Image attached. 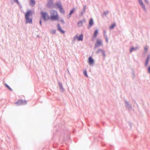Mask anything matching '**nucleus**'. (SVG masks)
<instances>
[{
    "label": "nucleus",
    "instance_id": "obj_1",
    "mask_svg": "<svg viewBox=\"0 0 150 150\" xmlns=\"http://www.w3.org/2000/svg\"><path fill=\"white\" fill-rule=\"evenodd\" d=\"M50 18L53 21H56L58 19L59 17L57 12L54 10H52L50 11Z\"/></svg>",
    "mask_w": 150,
    "mask_h": 150
},
{
    "label": "nucleus",
    "instance_id": "obj_2",
    "mask_svg": "<svg viewBox=\"0 0 150 150\" xmlns=\"http://www.w3.org/2000/svg\"><path fill=\"white\" fill-rule=\"evenodd\" d=\"M41 13L42 18L45 20H47L49 19V17L46 13L42 12Z\"/></svg>",
    "mask_w": 150,
    "mask_h": 150
},
{
    "label": "nucleus",
    "instance_id": "obj_3",
    "mask_svg": "<svg viewBox=\"0 0 150 150\" xmlns=\"http://www.w3.org/2000/svg\"><path fill=\"white\" fill-rule=\"evenodd\" d=\"M26 103V102L25 100H19L15 103V104L17 106H20L23 105H24Z\"/></svg>",
    "mask_w": 150,
    "mask_h": 150
},
{
    "label": "nucleus",
    "instance_id": "obj_4",
    "mask_svg": "<svg viewBox=\"0 0 150 150\" xmlns=\"http://www.w3.org/2000/svg\"><path fill=\"white\" fill-rule=\"evenodd\" d=\"M102 43L101 40L99 39H97L96 41V43L95 44V47H97L98 46L102 45Z\"/></svg>",
    "mask_w": 150,
    "mask_h": 150
},
{
    "label": "nucleus",
    "instance_id": "obj_5",
    "mask_svg": "<svg viewBox=\"0 0 150 150\" xmlns=\"http://www.w3.org/2000/svg\"><path fill=\"white\" fill-rule=\"evenodd\" d=\"M75 37L77 39V40L78 41H82L83 40V35L82 34L80 35L79 37H78L77 35H76L75 36Z\"/></svg>",
    "mask_w": 150,
    "mask_h": 150
},
{
    "label": "nucleus",
    "instance_id": "obj_6",
    "mask_svg": "<svg viewBox=\"0 0 150 150\" xmlns=\"http://www.w3.org/2000/svg\"><path fill=\"white\" fill-rule=\"evenodd\" d=\"M88 62L90 64H92L94 63V60L91 57H89Z\"/></svg>",
    "mask_w": 150,
    "mask_h": 150
},
{
    "label": "nucleus",
    "instance_id": "obj_7",
    "mask_svg": "<svg viewBox=\"0 0 150 150\" xmlns=\"http://www.w3.org/2000/svg\"><path fill=\"white\" fill-rule=\"evenodd\" d=\"M25 19L26 20V21L27 23H32V19L31 18H30L28 17H25Z\"/></svg>",
    "mask_w": 150,
    "mask_h": 150
},
{
    "label": "nucleus",
    "instance_id": "obj_8",
    "mask_svg": "<svg viewBox=\"0 0 150 150\" xmlns=\"http://www.w3.org/2000/svg\"><path fill=\"white\" fill-rule=\"evenodd\" d=\"M32 15V12L30 11H28L25 13V17H29L30 16Z\"/></svg>",
    "mask_w": 150,
    "mask_h": 150
},
{
    "label": "nucleus",
    "instance_id": "obj_9",
    "mask_svg": "<svg viewBox=\"0 0 150 150\" xmlns=\"http://www.w3.org/2000/svg\"><path fill=\"white\" fill-rule=\"evenodd\" d=\"M58 28L59 30L62 33H65L64 31L62 30L61 28L60 25L59 24L57 25Z\"/></svg>",
    "mask_w": 150,
    "mask_h": 150
},
{
    "label": "nucleus",
    "instance_id": "obj_10",
    "mask_svg": "<svg viewBox=\"0 0 150 150\" xmlns=\"http://www.w3.org/2000/svg\"><path fill=\"white\" fill-rule=\"evenodd\" d=\"M75 10V8H73L72 10L70 12L68 16V17L69 18H70L71 17L72 14L74 13Z\"/></svg>",
    "mask_w": 150,
    "mask_h": 150
},
{
    "label": "nucleus",
    "instance_id": "obj_11",
    "mask_svg": "<svg viewBox=\"0 0 150 150\" xmlns=\"http://www.w3.org/2000/svg\"><path fill=\"white\" fill-rule=\"evenodd\" d=\"M84 21V20H83V21H79L77 24L78 26L79 27H81L83 25V23Z\"/></svg>",
    "mask_w": 150,
    "mask_h": 150
},
{
    "label": "nucleus",
    "instance_id": "obj_12",
    "mask_svg": "<svg viewBox=\"0 0 150 150\" xmlns=\"http://www.w3.org/2000/svg\"><path fill=\"white\" fill-rule=\"evenodd\" d=\"M139 2L140 4L141 5V6L142 7V8H144V10H145L146 9L145 6L143 4V2H142V1L141 0H139Z\"/></svg>",
    "mask_w": 150,
    "mask_h": 150
},
{
    "label": "nucleus",
    "instance_id": "obj_13",
    "mask_svg": "<svg viewBox=\"0 0 150 150\" xmlns=\"http://www.w3.org/2000/svg\"><path fill=\"white\" fill-rule=\"evenodd\" d=\"M149 58H150V56L149 55L148 56V57L146 58V62L145 63V65L146 66L148 64L149 61Z\"/></svg>",
    "mask_w": 150,
    "mask_h": 150
},
{
    "label": "nucleus",
    "instance_id": "obj_14",
    "mask_svg": "<svg viewBox=\"0 0 150 150\" xmlns=\"http://www.w3.org/2000/svg\"><path fill=\"white\" fill-rule=\"evenodd\" d=\"M58 7L59 8V10L62 13H64V11L63 8H62V6L61 5H59V6Z\"/></svg>",
    "mask_w": 150,
    "mask_h": 150
},
{
    "label": "nucleus",
    "instance_id": "obj_15",
    "mask_svg": "<svg viewBox=\"0 0 150 150\" xmlns=\"http://www.w3.org/2000/svg\"><path fill=\"white\" fill-rule=\"evenodd\" d=\"M35 4V2L34 0H30V4L33 6Z\"/></svg>",
    "mask_w": 150,
    "mask_h": 150
},
{
    "label": "nucleus",
    "instance_id": "obj_16",
    "mask_svg": "<svg viewBox=\"0 0 150 150\" xmlns=\"http://www.w3.org/2000/svg\"><path fill=\"white\" fill-rule=\"evenodd\" d=\"M93 24V19L92 18H91L90 19V21L89 23V26L91 27V26Z\"/></svg>",
    "mask_w": 150,
    "mask_h": 150
},
{
    "label": "nucleus",
    "instance_id": "obj_17",
    "mask_svg": "<svg viewBox=\"0 0 150 150\" xmlns=\"http://www.w3.org/2000/svg\"><path fill=\"white\" fill-rule=\"evenodd\" d=\"M98 30H96L94 32V36L95 37H96L97 35V34L98 33Z\"/></svg>",
    "mask_w": 150,
    "mask_h": 150
},
{
    "label": "nucleus",
    "instance_id": "obj_18",
    "mask_svg": "<svg viewBox=\"0 0 150 150\" xmlns=\"http://www.w3.org/2000/svg\"><path fill=\"white\" fill-rule=\"evenodd\" d=\"M115 26V23H113L110 26V29H113Z\"/></svg>",
    "mask_w": 150,
    "mask_h": 150
},
{
    "label": "nucleus",
    "instance_id": "obj_19",
    "mask_svg": "<svg viewBox=\"0 0 150 150\" xmlns=\"http://www.w3.org/2000/svg\"><path fill=\"white\" fill-rule=\"evenodd\" d=\"M102 50H102L101 49H99L96 52V53H99L100 52H101L102 51Z\"/></svg>",
    "mask_w": 150,
    "mask_h": 150
},
{
    "label": "nucleus",
    "instance_id": "obj_20",
    "mask_svg": "<svg viewBox=\"0 0 150 150\" xmlns=\"http://www.w3.org/2000/svg\"><path fill=\"white\" fill-rule=\"evenodd\" d=\"M83 74L84 75L87 77H88V76L87 74V72L86 70H85L83 72Z\"/></svg>",
    "mask_w": 150,
    "mask_h": 150
},
{
    "label": "nucleus",
    "instance_id": "obj_21",
    "mask_svg": "<svg viewBox=\"0 0 150 150\" xmlns=\"http://www.w3.org/2000/svg\"><path fill=\"white\" fill-rule=\"evenodd\" d=\"M6 86L8 88V89L10 90L11 91L12 90V89L7 84H5Z\"/></svg>",
    "mask_w": 150,
    "mask_h": 150
},
{
    "label": "nucleus",
    "instance_id": "obj_22",
    "mask_svg": "<svg viewBox=\"0 0 150 150\" xmlns=\"http://www.w3.org/2000/svg\"><path fill=\"white\" fill-rule=\"evenodd\" d=\"M101 52L103 56H104V57H105V54L104 51L103 50Z\"/></svg>",
    "mask_w": 150,
    "mask_h": 150
},
{
    "label": "nucleus",
    "instance_id": "obj_23",
    "mask_svg": "<svg viewBox=\"0 0 150 150\" xmlns=\"http://www.w3.org/2000/svg\"><path fill=\"white\" fill-rule=\"evenodd\" d=\"M145 52L146 53L147 50V46H146L144 47Z\"/></svg>",
    "mask_w": 150,
    "mask_h": 150
},
{
    "label": "nucleus",
    "instance_id": "obj_24",
    "mask_svg": "<svg viewBox=\"0 0 150 150\" xmlns=\"http://www.w3.org/2000/svg\"><path fill=\"white\" fill-rule=\"evenodd\" d=\"M52 34H55L56 33V31L55 30H53L52 31Z\"/></svg>",
    "mask_w": 150,
    "mask_h": 150
},
{
    "label": "nucleus",
    "instance_id": "obj_25",
    "mask_svg": "<svg viewBox=\"0 0 150 150\" xmlns=\"http://www.w3.org/2000/svg\"><path fill=\"white\" fill-rule=\"evenodd\" d=\"M148 72L149 73H150V66L148 68Z\"/></svg>",
    "mask_w": 150,
    "mask_h": 150
},
{
    "label": "nucleus",
    "instance_id": "obj_26",
    "mask_svg": "<svg viewBox=\"0 0 150 150\" xmlns=\"http://www.w3.org/2000/svg\"><path fill=\"white\" fill-rule=\"evenodd\" d=\"M134 50V48H131L130 50V52H131L133 50Z\"/></svg>",
    "mask_w": 150,
    "mask_h": 150
},
{
    "label": "nucleus",
    "instance_id": "obj_27",
    "mask_svg": "<svg viewBox=\"0 0 150 150\" xmlns=\"http://www.w3.org/2000/svg\"><path fill=\"white\" fill-rule=\"evenodd\" d=\"M40 25H42V21L41 20H40Z\"/></svg>",
    "mask_w": 150,
    "mask_h": 150
},
{
    "label": "nucleus",
    "instance_id": "obj_28",
    "mask_svg": "<svg viewBox=\"0 0 150 150\" xmlns=\"http://www.w3.org/2000/svg\"><path fill=\"white\" fill-rule=\"evenodd\" d=\"M144 0L145 1V3H146V4H148V1H147L146 0Z\"/></svg>",
    "mask_w": 150,
    "mask_h": 150
},
{
    "label": "nucleus",
    "instance_id": "obj_29",
    "mask_svg": "<svg viewBox=\"0 0 150 150\" xmlns=\"http://www.w3.org/2000/svg\"><path fill=\"white\" fill-rule=\"evenodd\" d=\"M49 1L51 2L52 1V0H48Z\"/></svg>",
    "mask_w": 150,
    "mask_h": 150
},
{
    "label": "nucleus",
    "instance_id": "obj_30",
    "mask_svg": "<svg viewBox=\"0 0 150 150\" xmlns=\"http://www.w3.org/2000/svg\"><path fill=\"white\" fill-rule=\"evenodd\" d=\"M106 41L107 42H108V39L107 38H106Z\"/></svg>",
    "mask_w": 150,
    "mask_h": 150
},
{
    "label": "nucleus",
    "instance_id": "obj_31",
    "mask_svg": "<svg viewBox=\"0 0 150 150\" xmlns=\"http://www.w3.org/2000/svg\"><path fill=\"white\" fill-rule=\"evenodd\" d=\"M62 21V22H63V21Z\"/></svg>",
    "mask_w": 150,
    "mask_h": 150
}]
</instances>
